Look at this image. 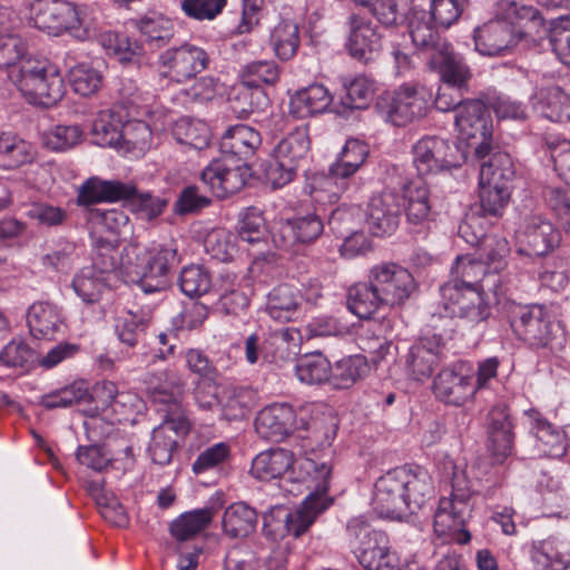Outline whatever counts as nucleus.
Listing matches in <instances>:
<instances>
[{
    "mask_svg": "<svg viewBox=\"0 0 570 570\" xmlns=\"http://www.w3.org/2000/svg\"><path fill=\"white\" fill-rule=\"evenodd\" d=\"M409 32L413 45L422 52L428 53L429 58L445 50L450 45L434 30L425 11H413L409 22Z\"/></svg>",
    "mask_w": 570,
    "mask_h": 570,
    "instance_id": "obj_35",
    "label": "nucleus"
},
{
    "mask_svg": "<svg viewBox=\"0 0 570 570\" xmlns=\"http://www.w3.org/2000/svg\"><path fill=\"white\" fill-rule=\"evenodd\" d=\"M249 168L245 163H234L223 157L210 161L202 171L200 180L218 198L239 191L246 184Z\"/></svg>",
    "mask_w": 570,
    "mask_h": 570,
    "instance_id": "obj_17",
    "label": "nucleus"
},
{
    "mask_svg": "<svg viewBox=\"0 0 570 570\" xmlns=\"http://www.w3.org/2000/svg\"><path fill=\"white\" fill-rule=\"evenodd\" d=\"M210 509L194 510L183 513L170 523V534L178 541L184 542L194 538L204 530L212 521Z\"/></svg>",
    "mask_w": 570,
    "mask_h": 570,
    "instance_id": "obj_46",
    "label": "nucleus"
},
{
    "mask_svg": "<svg viewBox=\"0 0 570 570\" xmlns=\"http://www.w3.org/2000/svg\"><path fill=\"white\" fill-rule=\"evenodd\" d=\"M204 248L216 261H232L237 253L236 236L225 228H214L205 236Z\"/></svg>",
    "mask_w": 570,
    "mask_h": 570,
    "instance_id": "obj_47",
    "label": "nucleus"
},
{
    "mask_svg": "<svg viewBox=\"0 0 570 570\" xmlns=\"http://www.w3.org/2000/svg\"><path fill=\"white\" fill-rule=\"evenodd\" d=\"M294 464L289 450L277 448L257 454L252 462L250 473L263 481L282 478Z\"/></svg>",
    "mask_w": 570,
    "mask_h": 570,
    "instance_id": "obj_34",
    "label": "nucleus"
},
{
    "mask_svg": "<svg viewBox=\"0 0 570 570\" xmlns=\"http://www.w3.org/2000/svg\"><path fill=\"white\" fill-rule=\"evenodd\" d=\"M401 204L399 196L392 191H384L371 198L366 219L368 228L375 236L392 235L401 220Z\"/></svg>",
    "mask_w": 570,
    "mask_h": 570,
    "instance_id": "obj_24",
    "label": "nucleus"
},
{
    "mask_svg": "<svg viewBox=\"0 0 570 570\" xmlns=\"http://www.w3.org/2000/svg\"><path fill=\"white\" fill-rule=\"evenodd\" d=\"M30 334L37 340H56L66 332L65 318L61 311L48 302L33 303L27 315Z\"/></svg>",
    "mask_w": 570,
    "mask_h": 570,
    "instance_id": "obj_26",
    "label": "nucleus"
},
{
    "mask_svg": "<svg viewBox=\"0 0 570 570\" xmlns=\"http://www.w3.org/2000/svg\"><path fill=\"white\" fill-rule=\"evenodd\" d=\"M230 455V448L224 442L206 448L199 453L193 463V471L196 474L220 466Z\"/></svg>",
    "mask_w": 570,
    "mask_h": 570,
    "instance_id": "obj_63",
    "label": "nucleus"
},
{
    "mask_svg": "<svg viewBox=\"0 0 570 570\" xmlns=\"http://www.w3.org/2000/svg\"><path fill=\"white\" fill-rule=\"evenodd\" d=\"M301 243L315 240L323 232L324 225L321 218L315 214L297 216L288 220L286 226Z\"/></svg>",
    "mask_w": 570,
    "mask_h": 570,
    "instance_id": "obj_61",
    "label": "nucleus"
},
{
    "mask_svg": "<svg viewBox=\"0 0 570 570\" xmlns=\"http://www.w3.org/2000/svg\"><path fill=\"white\" fill-rule=\"evenodd\" d=\"M82 135L78 125H58L43 135V144L51 150L62 151L80 142Z\"/></svg>",
    "mask_w": 570,
    "mask_h": 570,
    "instance_id": "obj_56",
    "label": "nucleus"
},
{
    "mask_svg": "<svg viewBox=\"0 0 570 570\" xmlns=\"http://www.w3.org/2000/svg\"><path fill=\"white\" fill-rule=\"evenodd\" d=\"M414 282L415 278L411 272L395 262H382L368 271L370 285H411Z\"/></svg>",
    "mask_w": 570,
    "mask_h": 570,
    "instance_id": "obj_49",
    "label": "nucleus"
},
{
    "mask_svg": "<svg viewBox=\"0 0 570 570\" xmlns=\"http://www.w3.org/2000/svg\"><path fill=\"white\" fill-rule=\"evenodd\" d=\"M90 220L115 235H121L130 230L129 216L121 208L114 207L106 210H92L90 213Z\"/></svg>",
    "mask_w": 570,
    "mask_h": 570,
    "instance_id": "obj_58",
    "label": "nucleus"
},
{
    "mask_svg": "<svg viewBox=\"0 0 570 570\" xmlns=\"http://www.w3.org/2000/svg\"><path fill=\"white\" fill-rule=\"evenodd\" d=\"M544 198L557 214L566 234L570 236V189L549 186L544 190Z\"/></svg>",
    "mask_w": 570,
    "mask_h": 570,
    "instance_id": "obj_60",
    "label": "nucleus"
},
{
    "mask_svg": "<svg viewBox=\"0 0 570 570\" xmlns=\"http://www.w3.org/2000/svg\"><path fill=\"white\" fill-rule=\"evenodd\" d=\"M429 66L440 75L444 86L455 87L456 89L466 88L468 80L471 77L470 69L463 58L453 51L451 45L445 50L430 57Z\"/></svg>",
    "mask_w": 570,
    "mask_h": 570,
    "instance_id": "obj_28",
    "label": "nucleus"
},
{
    "mask_svg": "<svg viewBox=\"0 0 570 570\" xmlns=\"http://www.w3.org/2000/svg\"><path fill=\"white\" fill-rule=\"evenodd\" d=\"M432 324L426 325L423 334L402 357L406 374L416 381L429 379L444 358V333L438 330L436 323H448L442 316H432Z\"/></svg>",
    "mask_w": 570,
    "mask_h": 570,
    "instance_id": "obj_9",
    "label": "nucleus"
},
{
    "mask_svg": "<svg viewBox=\"0 0 570 570\" xmlns=\"http://www.w3.org/2000/svg\"><path fill=\"white\" fill-rule=\"evenodd\" d=\"M173 136L177 142L202 150L209 144L210 130L202 120L180 118L173 127Z\"/></svg>",
    "mask_w": 570,
    "mask_h": 570,
    "instance_id": "obj_45",
    "label": "nucleus"
},
{
    "mask_svg": "<svg viewBox=\"0 0 570 570\" xmlns=\"http://www.w3.org/2000/svg\"><path fill=\"white\" fill-rule=\"evenodd\" d=\"M518 252L528 256H544L560 243V232L540 214L527 215L517 230Z\"/></svg>",
    "mask_w": 570,
    "mask_h": 570,
    "instance_id": "obj_14",
    "label": "nucleus"
},
{
    "mask_svg": "<svg viewBox=\"0 0 570 570\" xmlns=\"http://www.w3.org/2000/svg\"><path fill=\"white\" fill-rule=\"evenodd\" d=\"M135 191L136 187L131 184L92 177L81 186L78 194V204L91 205L101 202H118L127 199Z\"/></svg>",
    "mask_w": 570,
    "mask_h": 570,
    "instance_id": "obj_29",
    "label": "nucleus"
},
{
    "mask_svg": "<svg viewBox=\"0 0 570 570\" xmlns=\"http://www.w3.org/2000/svg\"><path fill=\"white\" fill-rule=\"evenodd\" d=\"M159 66L171 80L183 82L194 78L207 68L208 55L197 46L184 43L180 47L169 48L158 57Z\"/></svg>",
    "mask_w": 570,
    "mask_h": 570,
    "instance_id": "obj_18",
    "label": "nucleus"
},
{
    "mask_svg": "<svg viewBox=\"0 0 570 570\" xmlns=\"http://www.w3.org/2000/svg\"><path fill=\"white\" fill-rule=\"evenodd\" d=\"M547 39L558 59L570 67V18L566 16L553 20L548 26Z\"/></svg>",
    "mask_w": 570,
    "mask_h": 570,
    "instance_id": "obj_53",
    "label": "nucleus"
},
{
    "mask_svg": "<svg viewBox=\"0 0 570 570\" xmlns=\"http://www.w3.org/2000/svg\"><path fill=\"white\" fill-rule=\"evenodd\" d=\"M530 557L535 570H568L570 554L558 549L551 539L533 541Z\"/></svg>",
    "mask_w": 570,
    "mask_h": 570,
    "instance_id": "obj_41",
    "label": "nucleus"
},
{
    "mask_svg": "<svg viewBox=\"0 0 570 570\" xmlns=\"http://www.w3.org/2000/svg\"><path fill=\"white\" fill-rule=\"evenodd\" d=\"M309 146L311 141L306 129H295L274 147V158L298 169L309 150Z\"/></svg>",
    "mask_w": 570,
    "mask_h": 570,
    "instance_id": "obj_40",
    "label": "nucleus"
},
{
    "mask_svg": "<svg viewBox=\"0 0 570 570\" xmlns=\"http://www.w3.org/2000/svg\"><path fill=\"white\" fill-rule=\"evenodd\" d=\"M333 101L330 90L322 83L304 87L291 97L289 112L299 119L323 114Z\"/></svg>",
    "mask_w": 570,
    "mask_h": 570,
    "instance_id": "obj_30",
    "label": "nucleus"
},
{
    "mask_svg": "<svg viewBox=\"0 0 570 570\" xmlns=\"http://www.w3.org/2000/svg\"><path fill=\"white\" fill-rule=\"evenodd\" d=\"M257 404V393L248 386H227L220 396L222 416L227 421L247 417Z\"/></svg>",
    "mask_w": 570,
    "mask_h": 570,
    "instance_id": "obj_36",
    "label": "nucleus"
},
{
    "mask_svg": "<svg viewBox=\"0 0 570 570\" xmlns=\"http://www.w3.org/2000/svg\"><path fill=\"white\" fill-rule=\"evenodd\" d=\"M72 89L80 96L87 97L96 94L102 83V75L87 63L75 66L69 72Z\"/></svg>",
    "mask_w": 570,
    "mask_h": 570,
    "instance_id": "obj_54",
    "label": "nucleus"
},
{
    "mask_svg": "<svg viewBox=\"0 0 570 570\" xmlns=\"http://www.w3.org/2000/svg\"><path fill=\"white\" fill-rule=\"evenodd\" d=\"M548 36V24L540 11L515 0L497 2L494 18L474 30V45L483 56H502L522 43L537 49Z\"/></svg>",
    "mask_w": 570,
    "mask_h": 570,
    "instance_id": "obj_1",
    "label": "nucleus"
},
{
    "mask_svg": "<svg viewBox=\"0 0 570 570\" xmlns=\"http://www.w3.org/2000/svg\"><path fill=\"white\" fill-rule=\"evenodd\" d=\"M127 199H130L132 210L144 220L157 218L165 209L167 202L153 196L149 193L139 194L137 190Z\"/></svg>",
    "mask_w": 570,
    "mask_h": 570,
    "instance_id": "obj_64",
    "label": "nucleus"
},
{
    "mask_svg": "<svg viewBox=\"0 0 570 570\" xmlns=\"http://www.w3.org/2000/svg\"><path fill=\"white\" fill-rule=\"evenodd\" d=\"M515 170L505 153H493L481 164L479 202L483 215L501 216L511 196V183Z\"/></svg>",
    "mask_w": 570,
    "mask_h": 570,
    "instance_id": "obj_5",
    "label": "nucleus"
},
{
    "mask_svg": "<svg viewBox=\"0 0 570 570\" xmlns=\"http://www.w3.org/2000/svg\"><path fill=\"white\" fill-rule=\"evenodd\" d=\"M298 302L291 287H273L267 294V311L274 320L289 322L294 318Z\"/></svg>",
    "mask_w": 570,
    "mask_h": 570,
    "instance_id": "obj_50",
    "label": "nucleus"
},
{
    "mask_svg": "<svg viewBox=\"0 0 570 570\" xmlns=\"http://www.w3.org/2000/svg\"><path fill=\"white\" fill-rule=\"evenodd\" d=\"M122 122V116L115 109L99 111L91 126L92 142L100 147L120 149Z\"/></svg>",
    "mask_w": 570,
    "mask_h": 570,
    "instance_id": "obj_37",
    "label": "nucleus"
},
{
    "mask_svg": "<svg viewBox=\"0 0 570 570\" xmlns=\"http://www.w3.org/2000/svg\"><path fill=\"white\" fill-rule=\"evenodd\" d=\"M511 326L515 335L535 348L547 347L553 340V322L546 307L530 304L519 309Z\"/></svg>",
    "mask_w": 570,
    "mask_h": 570,
    "instance_id": "obj_16",
    "label": "nucleus"
},
{
    "mask_svg": "<svg viewBox=\"0 0 570 570\" xmlns=\"http://www.w3.org/2000/svg\"><path fill=\"white\" fill-rule=\"evenodd\" d=\"M531 102L537 112L551 121L570 119V96L558 86L537 89Z\"/></svg>",
    "mask_w": 570,
    "mask_h": 570,
    "instance_id": "obj_32",
    "label": "nucleus"
},
{
    "mask_svg": "<svg viewBox=\"0 0 570 570\" xmlns=\"http://www.w3.org/2000/svg\"><path fill=\"white\" fill-rule=\"evenodd\" d=\"M299 29L293 21H282L271 33V46L275 55L284 61L292 59L299 47Z\"/></svg>",
    "mask_w": 570,
    "mask_h": 570,
    "instance_id": "obj_44",
    "label": "nucleus"
},
{
    "mask_svg": "<svg viewBox=\"0 0 570 570\" xmlns=\"http://www.w3.org/2000/svg\"><path fill=\"white\" fill-rule=\"evenodd\" d=\"M412 154L413 165L422 176L458 167L462 159L456 146L436 136L421 138L413 145Z\"/></svg>",
    "mask_w": 570,
    "mask_h": 570,
    "instance_id": "obj_13",
    "label": "nucleus"
},
{
    "mask_svg": "<svg viewBox=\"0 0 570 570\" xmlns=\"http://www.w3.org/2000/svg\"><path fill=\"white\" fill-rule=\"evenodd\" d=\"M485 275H488V266L484 262L470 256H459L451 267L454 285H478Z\"/></svg>",
    "mask_w": 570,
    "mask_h": 570,
    "instance_id": "obj_51",
    "label": "nucleus"
},
{
    "mask_svg": "<svg viewBox=\"0 0 570 570\" xmlns=\"http://www.w3.org/2000/svg\"><path fill=\"white\" fill-rule=\"evenodd\" d=\"M487 448L495 463H503L512 454L513 423L505 404L494 405L488 414Z\"/></svg>",
    "mask_w": 570,
    "mask_h": 570,
    "instance_id": "obj_21",
    "label": "nucleus"
},
{
    "mask_svg": "<svg viewBox=\"0 0 570 570\" xmlns=\"http://www.w3.org/2000/svg\"><path fill=\"white\" fill-rule=\"evenodd\" d=\"M431 92L417 83H403L393 92L381 95L376 101L379 115L394 126H405L425 116Z\"/></svg>",
    "mask_w": 570,
    "mask_h": 570,
    "instance_id": "obj_8",
    "label": "nucleus"
},
{
    "mask_svg": "<svg viewBox=\"0 0 570 570\" xmlns=\"http://www.w3.org/2000/svg\"><path fill=\"white\" fill-rule=\"evenodd\" d=\"M367 370V363L361 355H352L344 357L335 363L332 367L331 379L333 384L338 389H348Z\"/></svg>",
    "mask_w": 570,
    "mask_h": 570,
    "instance_id": "obj_48",
    "label": "nucleus"
},
{
    "mask_svg": "<svg viewBox=\"0 0 570 570\" xmlns=\"http://www.w3.org/2000/svg\"><path fill=\"white\" fill-rule=\"evenodd\" d=\"M279 67L273 60H256L243 67L240 77L244 85L237 94V100L245 102L244 106H233V110L239 118L264 108L268 105V98L262 85H275L279 79Z\"/></svg>",
    "mask_w": 570,
    "mask_h": 570,
    "instance_id": "obj_11",
    "label": "nucleus"
},
{
    "mask_svg": "<svg viewBox=\"0 0 570 570\" xmlns=\"http://www.w3.org/2000/svg\"><path fill=\"white\" fill-rule=\"evenodd\" d=\"M35 27L52 36L63 32L82 39L87 36L86 8L67 0H35L31 4Z\"/></svg>",
    "mask_w": 570,
    "mask_h": 570,
    "instance_id": "obj_7",
    "label": "nucleus"
},
{
    "mask_svg": "<svg viewBox=\"0 0 570 570\" xmlns=\"http://www.w3.org/2000/svg\"><path fill=\"white\" fill-rule=\"evenodd\" d=\"M134 27L139 31L145 43L151 48H163L170 43L175 36L174 22L165 14L148 11L132 20Z\"/></svg>",
    "mask_w": 570,
    "mask_h": 570,
    "instance_id": "obj_31",
    "label": "nucleus"
},
{
    "mask_svg": "<svg viewBox=\"0 0 570 570\" xmlns=\"http://www.w3.org/2000/svg\"><path fill=\"white\" fill-rule=\"evenodd\" d=\"M433 392L440 401L449 405L462 406L471 400L476 387L472 374H465L462 368L445 367L434 379Z\"/></svg>",
    "mask_w": 570,
    "mask_h": 570,
    "instance_id": "obj_22",
    "label": "nucleus"
},
{
    "mask_svg": "<svg viewBox=\"0 0 570 570\" xmlns=\"http://www.w3.org/2000/svg\"><path fill=\"white\" fill-rule=\"evenodd\" d=\"M259 132L247 125H235L229 127L222 136L219 149L224 157L232 159L236 157L237 163H243L254 156L261 146Z\"/></svg>",
    "mask_w": 570,
    "mask_h": 570,
    "instance_id": "obj_27",
    "label": "nucleus"
},
{
    "mask_svg": "<svg viewBox=\"0 0 570 570\" xmlns=\"http://www.w3.org/2000/svg\"><path fill=\"white\" fill-rule=\"evenodd\" d=\"M374 489L375 511L381 517L396 520L414 513L433 495L432 480L419 466L392 469L376 480Z\"/></svg>",
    "mask_w": 570,
    "mask_h": 570,
    "instance_id": "obj_2",
    "label": "nucleus"
},
{
    "mask_svg": "<svg viewBox=\"0 0 570 570\" xmlns=\"http://www.w3.org/2000/svg\"><path fill=\"white\" fill-rule=\"evenodd\" d=\"M256 524V511L244 502L233 503L224 512L223 529L233 539L247 537Z\"/></svg>",
    "mask_w": 570,
    "mask_h": 570,
    "instance_id": "obj_39",
    "label": "nucleus"
},
{
    "mask_svg": "<svg viewBox=\"0 0 570 570\" xmlns=\"http://www.w3.org/2000/svg\"><path fill=\"white\" fill-rule=\"evenodd\" d=\"M451 494L439 501L434 514V531L438 535H445L452 530L462 528L471 517L472 487L464 470L453 466L451 479Z\"/></svg>",
    "mask_w": 570,
    "mask_h": 570,
    "instance_id": "obj_10",
    "label": "nucleus"
},
{
    "mask_svg": "<svg viewBox=\"0 0 570 570\" xmlns=\"http://www.w3.org/2000/svg\"><path fill=\"white\" fill-rule=\"evenodd\" d=\"M296 428L293 406L275 403L261 410L255 419L257 434L267 441L281 442Z\"/></svg>",
    "mask_w": 570,
    "mask_h": 570,
    "instance_id": "obj_23",
    "label": "nucleus"
},
{
    "mask_svg": "<svg viewBox=\"0 0 570 570\" xmlns=\"http://www.w3.org/2000/svg\"><path fill=\"white\" fill-rule=\"evenodd\" d=\"M10 81L30 104L45 108L55 106L65 95L60 72L47 61L22 60L12 69Z\"/></svg>",
    "mask_w": 570,
    "mask_h": 570,
    "instance_id": "obj_4",
    "label": "nucleus"
},
{
    "mask_svg": "<svg viewBox=\"0 0 570 570\" xmlns=\"http://www.w3.org/2000/svg\"><path fill=\"white\" fill-rule=\"evenodd\" d=\"M345 97L342 105L348 109H364L373 99L375 83L365 76L355 77L348 85H345Z\"/></svg>",
    "mask_w": 570,
    "mask_h": 570,
    "instance_id": "obj_52",
    "label": "nucleus"
},
{
    "mask_svg": "<svg viewBox=\"0 0 570 570\" xmlns=\"http://www.w3.org/2000/svg\"><path fill=\"white\" fill-rule=\"evenodd\" d=\"M454 124L459 138L474 147L479 158L489 156L492 122L488 107L478 99L465 100L456 110Z\"/></svg>",
    "mask_w": 570,
    "mask_h": 570,
    "instance_id": "obj_12",
    "label": "nucleus"
},
{
    "mask_svg": "<svg viewBox=\"0 0 570 570\" xmlns=\"http://www.w3.org/2000/svg\"><path fill=\"white\" fill-rule=\"evenodd\" d=\"M406 200L405 214L407 222L423 226L430 219V190L421 179L413 180L404 187Z\"/></svg>",
    "mask_w": 570,
    "mask_h": 570,
    "instance_id": "obj_38",
    "label": "nucleus"
},
{
    "mask_svg": "<svg viewBox=\"0 0 570 570\" xmlns=\"http://www.w3.org/2000/svg\"><path fill=\"white\" fill-rule=\"evenodd\" d=\"M368 9L385 27L397 26L405 20V0H375Z\"/></svg>",
    "mask_w": 570,
    "mask_h": 570,
    "instance_id": "obj_57",
    "label": "nucleus"
},
{
    "mask_svg": "<svg viewBox=\"0 0 570 570\" xmlns=\"http://www.w3.org/2000/svg\"><path fill=\"white\" fill-rule=\"evenodd\" d=\"M466 0H431V16L443 28H449L461 17Z\"/></svg>",
    "mask_w": 570,
    "mask_h": 570,
    "instance_id": "obj_62",
    "label": "nucleus"
},
{
    "mask_svg": "<svg viewBox=\"0 0 570 570\" xmlns=\"http://www.w3.org/2000/svg\"><path fill=\"white\" fill-rule=\"evenodd\" d=\"M368 146L358 139H348L337 156L336 161L330 167L328 176L322 180L324 190H328L330 202L337 198L340 193L346 189V179L353 176L365 163L368 156Z\"/></svg>",
    "mask_w": 570,
    "mask_h": 570,
    "instance_id": "obj_15",
    "label": "nucleus"
},
{
    "mask_svg": "<svg viewBox=\"0 0 570 570\" xmlns=\"http://www.w3.org/2000/svg\"><path fill=\"white\" fill-rule=\"evenodd\" d=\"M146 390L154 403L164 415H171L173 405H177L179 412H184L178 394L183 387L181 379L170 370H163L156 373H148L145 379Z\"/></svg>",
    "mask_w": 570,
    "mask_h": 570,
    "instance_id": "obj_25",
    "label": "nucleus"
},
{
    "mask_svg": "<svg viewBox=\"0 0 570 570\" xmlns=\"http://www.w3.org/2000/svg\"><path fill=\"white\" fill-rule=\"evenodd\" d=\"M532 421L531 431L540 443V451L549 456H559L564 452L563 435L553 428L546 419L541 417L538 412L529 413Z\"/></svg>",
    "mask_w": 570,
    "mask_h": 570,
    "instance_id": "obj_43",
    "label": "nucleus"
},
{
    "mask_svg": "<svg viewBox=\"0 0 570 570\" xmlns=\"http://www.w3.org/2000/svg\"><path fill=\"white\" fill-rule=\"evenodd\" d=\"M333 451L330 450L324 460L317 454L305 459L303 469L311 476L314 490L306 497L299 508L286 512L284 528L287 534L301 537L313 524L316 517L322 513L332 500L327 497L333 470Z\"/></svg>",
    "mask_w": 570,
    "mask_h": 570,
    "instance_id": "obj_3",
    "label": "nucleus"
},
{
    "mask_svg": "<svg viewBox=\"0 0 570 570\" xmlns=\"http://www.w3.org/2000/svg\"><path fill=\"white\" fill-rule=\"evenodd\" d=\"M391 287H348L346 305L351 313L362 320L370 318L380 305L393 304Z\"/></svg>",
    "mask_w": 570,
    "mask_h": 570,
    "instance_id": "obj_33",
    "label": "nucleus"
},
{
    "mask_svg": "<svg viewBox=\"0 0 570 570\" xmlns=\"http://www.w3.org/2000/svg\"><path fill=\"white\" fill-rule=\"evenodd\" d=\"M295 372L306 384H322L331 379L332 365L321 352L304 354L297 358Z\"/></svg>",
    "mask_w": 570,
    "mask_h": 570,
    "instance_id": "obj_42",
    "label": "nucleus"
},
{
    "mask_svg": "<svg viewBox=\"0 0 570 570\" xmlns=\"http://www.w3.org/2000/svg\"><path fill=\"white\" fill-rule=\"evenodd\" d=\"M445 309L471 327L484 328L500 303L498 287H440Z\"/></svg>",
    "mask_w": 570,
    "mask_h": 570,
    "instance_id": "obj_6",
    "label": "nucleus"
},
{
    "mask_svg": "<svg viewBox=\"0 0 570 570\" xmlns=\"http://www.w3.org/2000/svg\"><path fill=\"white\" fill-rule=\"evenodd\" d=\"M346 49L358 61L368 62L382 50V35L368 18L352 13L347 20Z\"/></svg>",
    "mask_w": 570,
    "mask_h": 570,
    "instance_id": "obj_20",
    "label": "nucleus"
},
{
    "mask_svg": "<svg viewBox=\"0 0 570 570\" xmlns=\"http://www.w3.org/2000/svg\"><path fill=\"white\" fill-rule=\"evenodd\" d=\"M173 406L171 415H164L163 423L154 429L148 446L151 461L158 465H167L171 462L177 451V435L189 431L185 412H179L175 404Z\"/></svg>",
    "mask_w": 570,
    "mask_h": 570,
    "instance_id": "obj_19",
    "label": "nucleus"
},
{
    "mask_svg": "<svg viewBox=\"0 0 570 570\" xmlns=\"http://www.w3.org/2000/svg\"><path fill=\"white\" fill-rule=\"evenodd\" d=\"M36 358V352L21 340H12L0 352V362L8 367H27Z\"/></svg>",
    "mask_w": 570,
    "mask_h": 570,
    "instance_id": "obj_59",
    "label": "nucleus"
},
{
    "mask_svg": "<svg viewBox=\"0 0 570 570\" xmlns=\"http://www.w3.org/2000/svg\"><path fill=\"white\" fill-rule=\"evenodd\" d=\"M122 132L120 148L126 151L144 154L151 142V130L144 121L122 122Z\"/></svg>",
    "mask_w": 570,
    "mask_h": 570,
    "instance_id": "obj_55",
    "label": "nucleus"
}]
</instances>
